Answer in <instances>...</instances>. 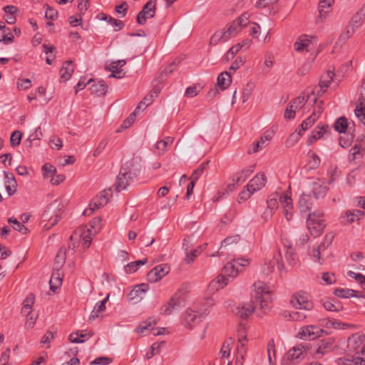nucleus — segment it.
<instances>
[{"label": "nucleus", "mask_w": 365, "mask_h": 365, "mask_svg": "<svg viewBox=\"0 0 365 365\" xmlns=\"http://www.w3.org/2000/svg\"><path fill=\"white\" fill-rule=\"evenodd\" d=\"M13 41V34L4 23H2V25H0V41H3L4 43L8 44L12 43Z\"/></svg>", "instance_id": "nucleus-32"}, {"label": "nucleus", "mask_w": 365, "mask_h": 365, "mask_svg": "<svg viewBox=\"0 0 365 365\" xmlns=\"http://www.w3.org/2000/svg\"><path fill=\"white\" fill-rule=\"evenodd\" d=\"M313 95H312V92L310 93V94H309L307 97V98H305L304 96H298L297 98H294V100H292L291 102H290V104L292 105V107H294L295 109H299V108H301L302 106H304V105L305 104V103L308 101V100H310L312 99V96Z\"/></svg>", "instance_id": "nucleus-45"}, {"label": "nucleus", "mask_w": 365, "mask_h": 365, "mask_svg": "<svg viewBox=\"0 0 365 365\" xmlns=\"http://www.w3.org/2000/svg\"><path fill=\"white\" fill-rule=\"evenodd\" d=\"M73 68L71 66V61H66L61 68L60 69L59 73H60V81L63 82H66L72 76V73H73Z\"/></svg>", "instance_id": "nucleus-25"}, {"label": "nucleus", "mask_w": 365, "mask_h": 365, "mask_svg": "<svg viewBox=\"0 0 365 365\" xmlns=\"http://www.w3.org/2000/svg\"><path fill=\"white\" fill-rule=\"evenodd\" d=\"M362 148L360 145H355L349 150V161H354L359 157L362 156Z\"/></svg>", "instance_id": "nucleus-49"}, {"label": "nucleus", "mask_w": 365, "mask_h": 365, "mask_svg": "<svg viewBox=\"0 0 365 365\" xmlns=\"http://www.w3.org/2000/svg\"><path fill=\"white\" fill-rule=\"evenodd\" d=\"M270 140V138L267 135L261 137L259 140H257L253 144L252 150H250V153H255L259 150L264 148L267 145V142Z\"/></svg>", "instance_id": "nucleus-44"}, {"label": "nucleus", "mask_w": 365, "mask_h": 365, "mask_svg": "<svg viewBox=\"0 0 365 365\" xmlns=\"http://www.w3.org/2000/svg\"><path fill=\"white\" fill-rule=\"evenodd\" d=\"M349 277L355 279L362 288H365V276L361 273H355L353 271L347 272Z\"/></svg>", "instance_id": "nucleus-56"}, {"label": "nucleus", "mask_w": 365, "mask_h": 365, "mask_svg": "<svg viewBox=\"0 0 365 365\" xmlns=\"http://www.w3.org/2000/svg\"><path fill=\"white\" fill-rule=\"evenodd\" d=\"M334 76V73L331 71H328L326 73L323 74L320 78L318 86H316L312 89V95L317 96H322L327 91Z\"/></svg>", "instance_id": "nucleus-11"}, {"label": "nucleus", "mask_w": 365, "mask_h": 365, "mask_svg": "<svg viewBox=\"0 0 365 365\" xmlns=\"http://www.w3.org/2000/svg\"><path fill=\"white\" fill-rule=\"evenodd\" d=\"M22 133L19 130H15L12 133L10 138V143L11 146L16 147L21 143Z\"/></svg>", "instance_id": "nucleus-58"}, {"label": "nucleus", "mask_w": 365, "mask_h": 365, "mask_svg": "<svg viewBox=\"0 0 365 365\" xmlns=\"http://www.w3.org/2000/svg\"><path fill=\"white\" fill-rule=\"evenodd\" d=\"M98 16L101 17V20L106 21L108 24L112 25L113 28H115V31H119L123 29L125 26V24L118 19H115L110 16H107L103 13H101Z\"/></svg>", "instance_id": "nucleus-33"}, {"label": "nucleus", "mask_w": 365, "mask_h": 365, "mask_svg": "<svg viewBox=\"0 0 365 365\" xmlns=\"http://www.w3.org/2000/svg\"><path fill=\"white\" fill-rule=\"evenodd\" d=\"M365 335L361 333H355L349 337L347 347L350 351L359 356L350 359L351 361H360L361 365H365Z\"/></svg>", "instance_id": "nucleus-4"}, {"label": "nucleus", "mask_w": 365, "mask_h": 365, "mask_svg": "<svg viewBox=\"0 0 365 365\" xmlns=\"http://www.w3.org/2000/svg\"><path fill=\"white\" fill-rule=\"evenodd\" d=\"M170 272V267L166 264H161L153 267L147 274L148 281L155 283L160 280Z\"/></svg>", "instance_id": "nucleus-14"}, {"label": "nucleus", "mask_w": 365, "mask_h": 365, "mask_svg": "<svg viewBox=\"0 0 365 365\" xmlns=\"http://www.w3.org/2000/svg\"><path fill=\"white\" fill-rule=\"evenodd\" d=\"M334 0H320L318 5L319 15L317 22L322 21L326 19L327 14L331 11Z\"/></svg>", "instance_id": "nucleus-21"}, {"label": "nucleus", "mask_w": 365, "mask_h": 365, "mask_svg": "<svg viewBox=\"0 0 365 365\" xmlns=\"http://www.w3.org/2000/svg\"><path fill=\"white\" fill-rule=\"evenodd\" d=\"M324 331L317 326L308 325L302 327L298 332L297 336L301 339L314 340L319 337Z\"/></svg>", "instance_id": "nucleus-13"}, {"label": "nucleus", "mask_w": 365, "mask_h": 365, "mask_svg": "<svg viewBox=\"0 0 365 365\" xmlns=\"http://www.w3.org/2000/svg\"><path fill=\"white\" fill-rule=\"evenodd\" d=\"M148 262V259L145 258L141 260H136L134 262H131L125 266V272L126 273H133L136 272L140 265H144Z\"/></svg>", "instance_id": "nucleus-39"}, {"label": "nucleus", "mask_w": 365, "mask_h": 365, "mask_svg": "<svg viewBox=\"0 0 365 365\" xmlns=\"http://www.w3.org/2000/svg\"><path fill=\"white\" fill-rule=\"evenodd\" d=\"M56 272L52 273L49 284H50V289L53 292L59 288L62 284V277H61V274L59 273V269H56Z\"/></svg>", "instance_id": "nucleus-36"}, {"label": "nucleus", "mask_w": 365, "mask_h": 365, "mask_svg": "<svg viewBox=\"0 0 365 365\" xmlns=\"http://www.w3.org/2000/svg\"><path fill=\"white\" fill-rule=\"evenodd\" d=\"M240 27L234 21L228 26L225 31H222L224 34V41H227L232 37L236 36L240 31Z\"/></svg>", "instance_id": "nucleus-34"}, {"label": "nucleus", "mask_w": 365, "mask_h": 365, "mask_svg": "<svg viewBox=\"0 0 365 365\" xmlns=\"http://www.w3.org/2000/svg\"><path fill=\"white\" fill-rule=\"evenodd\" d=\"M108 202V193L103 190L97 195L91 202L89 208L83 212L84 215H90L96 210L105 206Z\"/></svg>", "instance_id": "nucleus-12"}, {"label": "nucleus", "mask_w": 365, "mask_h": 365, "mask_svg": "<svg viewBox=\"0 0 365 365\" xmlns=\"http://www.w3.org/2000/svg\"><path fill=\"white\" fill-rule=\"evenodd\" d=\"M310 347L308 343H301L290 349L283 356L282 365H295L299 364L305 356Z\"/></svg>", "instance_id": "nucleus-5"}, {"label": "nucleus", "mask_w": 365, "mask_h": 365, "mask_svg": "<svg viewBox=\"0 0 365 365\" xmlns=\"http://www.w3.org/2000/svg\"><path fill=\"white\" fill-rule=\"evenodd\" d=\"M227 278L222 274L218 275L214 280L210 282L208 286L210 292H215L223 288L227 284Z\"/></svg>", "instance_id": "nucleus-24"}, {"label": "nucleus", "mask_w": 365, "mask_h": 365, "mask_svg": "<svg viewBox=\"0 0 365 365\" xmlns=\"http://www.w3.org/2000/svg\"><path fill=\"white\" fill-rule=\"evenodd\" d=\"M224 41V34L222 31L215 32L210 38V44L216 45L220 41Z\"/></svg>", "instance_id": "nucleus-62"}, {"label": "nucleus", "mask_w": 365, "mask_h": 365, "mask_svg": "<svg viewBox=\"0 0 365 365\" xmlns=\"http://www.w3.org/2000/svg\"><path fill=\"white\" fill-rule=\"evenodd\" d=\"M8 222L13 225L14 230L22 233L23 235H26L29 232V229L15 217L9 218Z\"/></svg>", "instance_id": "nucleus-42"}, {"label": "nucleus", "mask_w": 365, "mask_h": 365, "mask_svg": "<svg viewBox=\"0 0 365 365\" xmlns=\"http://www.w3.org/2000/svg\"><path fill=\"white\" fill-rule=\"evenodd\" d=\"M93 336V334L88 332V333H83L81 331H78L76 332L71 333L68 339L72 343H83L86 340L88 339Z\"/></svg>", "instance_id": "nucleus-28"}, {"label": "nucleus", "mask_w": 365, "mask_h": 365, "mask_svg": "<svg viewBox=\"0 0 365 365\" xmlns=\"http://www.w3.org/2000/svg\"><path fill=\"white\" fill-rule=\"evenodd\" d=\"M232 82V77L230 73L224 71L220 73L217 79V85L224 91L230 86Z\"/></svg>", "instance_id": "nucleus-26"}, {"label": "nucleus", "mask_w": 365, "mask_h": 365, "mask_svg": "<svg viewBox=\"0 0 365 365\" xmlns=\"http://www.w3.org/2000/svg\"><path fill=\"white\" fill-rule=\"evenodd\" d=\"M139 170L138 159L133 158L123 165L114 185L115 190L120 192L126 189L133 178L138 175Z\"/></svg>", "instance_id": "nucleus-2"}, {"label": "nucleus", "mask_w": 365, "mask_h": 365, "mask_svg": "<svg viewBox=\"0 0 365 365\" xmlns=\"http://www.w3.org/2000/svg\"><path fill=\"white\" fill-rule=\"evenodd\" d=\"M125 63H126V61L125 60H118V61L112 62L109 65L108 68L111 72L113 71H118V70L120 69Z\"/></svg>", "instance_id": "nucleus-64"}, {"label": "nucleus", "mask_w": 365, "mask_h": 365, "mask_svg": "<svg viewBox=\"0 0 365 365\" xmlns=\"http://www.w3.org/2000/svg\"><path fill=\"white\" fill-rule=\"evenodd\" d=\"M148 289L149 285L145 283L135 285L128 294L129 299L135 301V302L140 301Z\"/></svg>", "instance_id": "nucleus-19"}, {"label": "nucleus", "mask_w": 365, "mask_h": 365, "mask_svg": "<svg viewBox=\"0 0 365 365\" xmlns=\"http://www.w3.org/2000/svg\"><path fill=\"white\" fill-rule=\"evenodd\" d=\"M319 97V96H312V99H310V101H312L314 104H315L312 114V115L315 114L316 117L318 118H319V116L321 115L322 113L324 110V101H318Z\"/></svg>", "instance_id": "nucleus-40"}, {"label": "nucleus", "mask_w": 365, "mask_h": 365, "mask_svg": "<svg viewBox=\"0 0 365 365\" xmlns=\"http://www.w3.org/2000/svg\"><path fill=\"white\" fill-rule=\"evenodd\" d=\"M334 294L341 298H350L352 297H358V292L350 289L337 288L334 290Z\"/></svg>", "instance_id": "nucleus-37"}, {"label": "nucleus", "mask_w": 365, "mask_h": 365, "mask_svg": "<svg viewBox=\"0 0 365 365\" xmlns=\"http://www.w3.org/2000/svg\"><path fill=\"white\" fill-rule=\"evenodd\" d=\"M210 312L208 309L202 312L187 309L182 315V324L189 329H192L201 322Z\"/></svg>", "instance_id": "nucleus-8"}, {"label": "nucleus", "mask_w": 365, "mask_h": 365, "mask_svg": "<svg viewBox=\"0 0 365 365\" xmlns=\"http://www.w3.org/2000/svg\"><path fill=\"white\" fill-rule=\"evenodd\" d=\"M87 83H91L89 90L92 94H95L97 96H102L107 93L108 86L103 80L94 81L90 79Z\"/></svg>", "instance_id": "nucleus-20"}, {"label": "nucleus", "mask_w": 365, "mask_h": 365, "mask_svg": "<svg viewBox=\"0 0 365 365\" xmlns=\"http://www.w3.org/2000/svg\"><path fill=\"white\" fill-rule=\"evenodd\" d=\"M31 86V82L29 78L19 79L17 82V88L19 90H27Z\"/></svg>", "instance_id": "nucleus-63"}, {"label": "nucleus", "mask_w": 365, "mask_h": 365, "mask_svg": "<svg viewBox=\"0 0 365 365\" xmlns=\"http://www.w3.org/2000/svg\"><path fill=\"white\" fill-rule=\"evenodd\" d=\"M328 128V125L319 124L317 127L312 131V135L308 140L309 144H312L317 140L322 138L324 135L327 132Z\"/></svg>", "instance_id": "nucleus-27"}, {"label": "nucleus", "mask_w": 365, "mask_h": 365, "mask_svg": "<svg viewBox=\"0 0 365 365\" xmlns=\"http://www.w3.org/2000/svg\"><path fill=\"white\" fill-rule=\"evenodd\" d=\"M348 127L347 120L345 117H340L334 124V128L339 133H345Z\"/></svg>", "instance_id": "nucleus-50"}, {"label": "nucleus", "mask_w": 365, "mask_h": 365, "mask_svg": "<svg viewBox=\"0 0 365 365\" xmlns=\"http://www.w3.org/2000/svg\"><path fill=\"white\" fill-rule=\"evenodd\" d=\"M284 247H286L285 258L288 263L293 266L296 264L297 260V255L290 245L287 246L284 245Z\"/></svg>", "instance_id": "nucleus-46"}, {"label": "nucleus", "mask_w": 365, "mask_h": 365, "mask_svg": "<svg viewBox=\"0 0 365 365\" xmlns=\"http://www.w3.org/2000/svg\"><path fill=\"white\" fill-rule=\"evenodd\" d=\"M329 182L332 184L341 175V170L337 167L331 166L328 170Z\"/></svg>", "instance_id": "nucleus-54"}, {"label": "nucleus", "mask_w": 365, "mask_h": 365, "mask_svg": "<svg viewBox=\"0 0 365 365\" xmlns=\"http://www.w3.org/2000/svg\"><path fill=\"white\" fill-rule=\"evenodd\" d=\"M279 201L280 202L282 208L293 209L292 200L288 195H282L279 197Z\"/></svg>", "instance_id": "nucleus-57"}, {"label": "nucleus", "mask_w": 365, "mask_h": 365, "mask_svg": "<svg viewBox=\"0 0 365 365\" xmlns=\"http://www.w3.org/2000/svg\"><path fill=\"white\" fill-rule=\"evenodd\" d=\"M323 307L329 312H339L342 307L338 302H334V300H327L323 302Z\"/></svg>", "instance_id": "nucleus-48"}, {"label": "nucleus", "mask_w": 365, "mask_h": 365, "mask_svg": "<svg viewBox=\"0 0 365 365\" xmlns=\"http://www.w3.org/2000/svg\"><path fill=\"white\" fill-rule=\"evenodd\" d=\"M156 324L155 319L149 318L147 321L140 323L135 329L138 334H143L147 330H151L153 334L155 336L161 335L164 334L165 328L155 329L153 327Z\"/></svg>", "instance_id": "nucleus-15"}, {"label": "nucleus", "mask_w": 365, "mask_h": 365, "mask_svg": "<svg viewBox=\"0 0 365 365\" xmlns=\"http://www.w3.org/2000/svg\"><path fill=\"white\" fill-rule=\"evenodd\" d=\"M254 170L255 165H250L248 168H244L232 176V181L235 182L237 185H241L254 172Z\"/></svg>", "instance_id": "nucleus-22"}, {"label": "nucleus", "mask_w": 365, "mask_h": 365, "mask_svg": "<svg viewBox=\"0 0 365 365\" xmlns=\"http://www.w3.org/2000/svg\"><path fill=\"white\" fill-rule=\"evenodd\" d=\"M266 182V176L264 173H260L257 174L252 180H250L246 188L250 189V190H252L255 193L256 191L259 190L264 187Z\"/></svg>", "instance_id": "nucleus-18"}, {"label": "nucleus", "mask_w": 365, "mask_h": 365, "mask_svg": "<svg viewBox=\"0 0 365 365\" xmlns=\"http://www.w3.org/2000/svg\"><path fill=\"white\" fill-rule=\"evenodd\" d=\"M277 197L278 196L276 193L269 196L267 200V205L268 210L272 211L273 209L277 208L278 207Z\"/></svg>", "instance_id": "nucleus-59"}, {"label": "nucleus", "mask_w": 365, "mask_h": 365, "mask_svg": "<svg viewBox=\"0 0 365 365\" xmlns=\"http://www.w3.org/2000/svg\"><path fill=\"white\" fill-rule=\"evenodd\" d=\"M250 263V259L238 258L233 259L232 261L228 262L222 269V274L225 277H235L237 274L242 272V268L248 266Z\"/></svg>", "instance_id": "nucleus-6"}, {"label": "nucleus", "mask_w": 365, "mask_h": 365, "mask_svg": "<svg viewBox=\"0 0 365 365\" xmlns=\"http://www.w3.org/2000/svg\"><path fill=\"white\" fill-rule=\"evenodd\" d=\"M311 196L302 194L299 200V207L301 212L307 213L310 211L312 207Z\"/></svg>", "instance_id": "nucleus-30"}, {"label": "nucleus", "mask_w": 365, "mask_h": 365, "mask_svg": "<svg viewBox=\"0 0 365 365\" xmlns=\"http://www.w3.org/2000/svg\"><path fill=\"white\" fill-rule=\"evenodd\" d=\"M135 117L136 110H134L132 113L130 114V115L126 119L124 120L121 125V128H128V127H130L135 121Z\"/></svg>", "instance_id": "nucleus-61"}, {"label": "nucleus", "mask_w": 365, "mask_h": 365, "mask_svg": "<svg viewBox=\"0 0 365 365\" xmlns=\"http://www.w3.org/2000/svg\"><path fill=\"white\" fill-rule=\"evenodd\" d=\"M322 212L320 211L309 214L307 221V228L314 237L319 236L326 226L324 220L322 219Z\"/></svg>", "instance_id": "nucleus-9"}, {"label": "nucleus", "mask_w": 365, "mask_h": 365, "mask_svg": "<svg viewBox=\"0 0 365 365\" xmlns=\"http://www.w3.org/2000/svg\"><path fill=\"white\" fill-rule=\"evenodd\" d=\"M290 303L294 307L299 309L311 310L314 307L309 295L304 292H299L293 294Z\"/></svg>", "instance_id": "nucleus-10"}, {"label": "nucleus", "mask_w": 365, "mask_h": 365, "mask_svg": "<svg viewBox=\"0 0 365 365\" xmlns=\"http://www.w3.org/2000/svg\"><path fill=\"white\" fill-rule=\"evenodd\" d=\"M250 303L237 307V315L242 319L257 312L259 317L267 314L272 308V294L264 282L258 281L253 285Z\"/></svg>", "instance_id": "nucleus-1"}, {"label": "nucleus", "mask_w": 365, "mask_h": 365, "mask_svg": "<svg viewBox=\"0 0 365 365\" xmlns=\"http://www.w3.org/2000/svg\"><path fill=\"white\" fill-rule=\"evenodd\" d=\"M354 113L359 120L365 125V103L360 102L357 104Z\"/></svg>", "instance_id": "nucleus-47"}, {"label": "nucleus", "mask_w": 365, "mask_h": 365, "mask_svg": "<svg viewBox=\"0 0 365 365\" xmlns=\"http://www.w3.org/2000/svg\"><path fill=\"white\" fill-rule=\"evenodd\" d=\"M250 41L245 40L243 41L242 43H237L235 46H232L226 53L227 59L228 61L232 59L235 57V54H237L242 48H243L244 46L248 48L250 46Z\"/></svg>", "instance_id": "nucleus-31"}, {"label": "nucleus", "mask_w": 365, "mask_h": 365, "mask_svg": "<svg viewBox=\"0 0 365 365\" xmlns=\"http://www.w3.org/2000/svg\"><path fill=\"white\" fill-rule=\"evenodd\" d=\"M66 262V250L63 247L58 250L55 259V269H61Z\"/></svg>", "instance_id": "nucleus-43"}, {"label": "nucleus", "mask_w": 365, "mask_h": 365, "mask_svg": "<svg viewBox=\"0 0 365 365\" xmlns=\"http://www.w3.org/2000/svg\"><path fill=\"white\" fill-rule=\"evenodd\" d=\"M42 172L44 178H52L56 172V168L49 163H46L42 167Z\"/></svg>", "instance_id": "nucleus-53"}, {"label": "nucleus", "mask_w": 365, "mask_h": 365, "mask_svg": "<svg viewBox=\"0 0 365 365\" xmlns=\"http://www.w3.org/2000/svg\"><path fill=\"white\" fill-rule=\"evenodd\" d=\"M250 18V15L248 12H245L242 14L239 17L234 20L235 23H237V25L242 28L246 26L247 24H251L249 21Z\"/></svg>", "instance_id": "nucleus-52"}, {"label": "nucleus", "mask_w": 365, "mask_h": 365, "mask_svg": "<svg viewBox=\"0 0 365 365\" xmlns=\"http://www.w3.org/2000/svg\"><path fill=\"white\" fill-rule=\"evenodd\" d=\"M364 216V212L359 210H348L345 212L343 218L346 220V223H352L356 220H360Z\"/></svg>", "instance_id": "nucleus-29"}, {"label": "nucleus", "mask_w": 365, "mask_h": 365, "mask_svg": "<svg viewBox=\"0 0 365 365\" xmlns=\"http://www.w3.org/2000/svg\"><path fill=\"white\" fill-rule=\"evenodd\" d=\"M108 298L109 294H108L105 299L96 303L89 317V321L94 320L98 317L99 313L103 312L106 309V303L108 300Z\"/></svg>", "instance_id": "nucleus-35"}, {"label": "nucleus", "mask_w": 365, "mask_h": 365, "mask_svg": "<svg viewBox=\"0 0 365 365\" xmlns=\"http://www.w3.org/2000/svg\"><path fill=\"white\" fill-rule=\"evenodd\" d=\"M188 287L187 284H182L169 302L161 307L160 312L165 315H170L173 311L179 310L183 307Z\"/></svg>", "instance_id": "nucleus-3"}, {"label": "nucleus", "mask_w": 365, "mask_h": 365, "mask_svg": "<svg viewBox=\"0 0 365 365\" xmlns=\"http://www.w3.org/2000/svg\"><path fill=\"white\" fill-rule=\"evenodd\" d=\"M5 177V189L9 196L16 192L17 182L13 173L4 172Z\"/></svg>", "instance_id": "nucleus-23"}, {"label": "nucleus", "mask_w": 365, "mask_h": 365, "mask_svg": "<svg viewBox=\"0 0 365 365\" xmlns=\"http://www.w3.org/2000/svg\"><path fill=\"white\" fill-rule=\"evenodd\" d=\"M155 3L153 0L147 2L141 11L137 15V22L140 25H144L146 23L145 14H148V17H153L155 16Z\"/></svg>", "instance_id": "nucleus-16"}, {"label": "nucleus", "mask_w": 365, "mask_h": 365, "mask_svg": "<svg viewBox=\"0 0 365 365\" xmlns=\"http://www.w3.org/2000/svg\"><path fill=\"white\" fill-rule=\"evenodd\" d=\"M59 206L60 204L57 201H54L46 207L42 218L43 221L48 222L45 225L48 228L56 225L61 219L62 211Z\"/></svg>", "instance_id": "nucleus-7"}, {"label": "nucleus", "mask_w": 365, "mask_h": 365, "mask_svg": "<svg viewBox=\"0 0 365 365\" xmlns=\"http://www.w3.org/2000/svg\"><path fill=\"white\" fill-rule=\"evenodd\" d=\"M232 339L230 338L229 340L225 341L221 347L220 354L222 357L228 358L230 356V350H231V344H232Z\"/></svg>", "instance_id": "nucleus-55"}, {"label": "nucleus", "mask_w": 365, "mask_h": 365, "mask_svg": "<svg viewBox=\"0 0 365 365\" xmlns=\"http://www.w3.org/2000/svg\"><path fill=\"white\" fill-rule=\"evenodd\" d=\"M365 19V14L359 9L351 18L350 21V26L352 28V32L354 31V29L358 28L362 23L363 20Z\"/></svg>", "instance_id": "nucleus-38"}, {"label": "nucleus", "mask_w": 365, "mask_h": 365, "mask_svg": "<svg viewBox=\"0 0 365 365\" xmlns=\"http://www.w3.org/2000/svg\"><path fill=\"white\" fill-rule=\"evenodd\" d=\"M35 302V296L34 294L30 293L27 295L23 302V307L21 309V314H26L29 310H31V308Z\"/></svg>", "instance_id": "nucleus-41"}, {"label": "nucleus", "mask_w": 365, "mask_h": 365, "mask_svg": "<svg viewBox=\"0 0 365 365\" xmlns=\"http://www.w3.org/2000/svg\"><path fill=\"white\" fill-rule=\"evenodd\" d=\"M240 239L241 238L239 235L227 237L222 242V247H226L232 244H237L240 242Z\"/></svg>", "instance_id": "nucleus-60"}, {"label": "nucleus", "mask_w": 365, "mask_h": 365, "mask_svg": "<svg viewBox=\"0 0 365 365\" xmlns=\"http://www.w3.org/2000/svg\"><path fill=\"white\" fill-rule=\"evenodd\" d=\"M334 341L335 340L332 337L320 340L317 348L312 354L315 356H324V354L331 352L333 350Z\"/></svg>", "instance_id": "nucleus-17"}, {"label": "nucleus", "mask_w": 365, "mask_h": 365, "mask_svg": "<svg viewBox=\"0 0 365 365\" xmlns=\"http://www.w3.org/2000/svg\"><path fill=\"white\" fill-rule=\"evenodd\" d=\"M246 341L247 338L245 336L242 335L238 339V343L240 345H238L237 348V356H240L242 359H244L245 354L246 352L245 348Z\"/></svg>", "instance_id": "nucleus-51"}]
</instances>
